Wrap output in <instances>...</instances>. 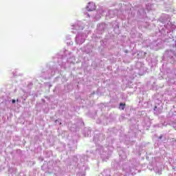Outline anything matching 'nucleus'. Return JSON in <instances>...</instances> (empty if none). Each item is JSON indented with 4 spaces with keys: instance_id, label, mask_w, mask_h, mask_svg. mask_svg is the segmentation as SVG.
<instances>
[{
    "instance_id": "nucleus-4",
    "label": "nucleus",
    "mask_w": 176,
    "mask_h": 176,
    "mask_svg": "<svg viewBox=\"0 0 176 176\" xmlns=\"http://www.w3.org/2000/svg\"><path fill=\"white\" fill-rule=\"evenodd\" d=\"M163 138V135L160 136V140H162Z\"/></svg>"
},
{
    "instance_id": "nucleus-3",
    "label": "nucleus",
    "mask_w": 176,
    "mask_h": 176,
    "mask_svg": "<svg viewBox=\"0 0 176 176\" xmlns=\"http://www.w3.org/2000/svg\"><path fill=\"white\" fill-rule=\"evenodd\" d=\"M12 102V104H15L16 103V100L13 99Z\"/></svg>"
},
{
    "instance_id": "nucleus-1",
    "label": "nucleus",
    "mask_w": 176,
    "mask_h": 176,
    "mask_svg": "<svg viewBox=\"0 0 176 176\" xmlns=\"http://www.w3.org/2000/svg\"><path fill=\"white\" fill-rule=\"evenodd\" d=\"M87 9L89 12H93V10H96V5L94 3H89L87 6Z\"/></svg>"
},
{
    "instance_id": "nucleus-5",
    "label": "nucleus",
    "mask_w": 176,
    "mask_h": 176,
    "mask_svg": "<svg viewBox=\"0 0 176 176\" xmlns=\"http://www.w3.org/2000/svg\"><path fill=\"white\" fill-rule=\"evenodd\" d=\"M157 109V107H155V108H154V111H156V109Z\"/></svg>"
},
{
    "instance_id": "nucleus-2",
    "label": "nucleus",
    "mask_w": 176,
    "mask_h": 176,
    "mask_svg": "<svg viewBox=\"0 0 176 176\" xmlns=\"http://www.w3.org/2000/svg\"><path fill=\"white\" fill-rule=\"evenodd\" d=\"M120 107H122V109L124 110V107H126V104L120 103Z\"/></svg>"
}]
</instances>
